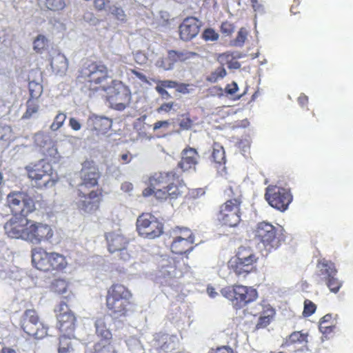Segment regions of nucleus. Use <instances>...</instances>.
Returning a JSON list of instances; mask_svg holds the SVG:
<instances>
[{"mask_svg": "<svg viewBox=\"0 0 353 353\" xmlns=\"http://www.w3.org/2000/svg\"><path fill=\"white\" fill-rule=\"evenodd\" d=\"M308 334L303 332H294L285 339L284 345H306L308 343Z\"/></svg>", "mask_w": 353, "mask_h": 353, "instance_id": "c85d7f7f", "label": "nucleus"}, {"mask_svg": "<svg viewBox=\"0 0 353 353\" xmlns=\"http://www.w3.org/2000/svg\"><path fill=\"white\" fill-rule=\"evenodd\" d=\"M178 237H179L180 241H184V239H188V241H194V234L188 228L179 227Z\"/></svg>", "mask_w": 353, "mask_h": 353, "instance_id": "49530a36", "label": "nucleus"}, {"mask_svg": "<svg viewBox=\"0 0 353 353\" xmlns=\"http://www.w3.org/2000/svg\"><path fill=\"white\" fill-rule=\"evenodd\" d=\"M106 239L108 250L111 253L125 249L128 244V239L122 234L117 232L109 233L106 236Z\"/></svg>", "mask_w": 353, "mask_h": 353, "instance_id": "b1692460", "label": "nucleus"}, {"mask_svg": "<svg viewBox=\"0 0 353 353\" xmlns=\"http://www.w3.org/2000/svg\"><path fill=\"white\" fill-rule=\"evenodd\" d=\"M108 11L117 21L121 23H125L127 21V14L121 6H119L117 4L108 6Z\"/></svg>", "mask_w": 353, "mask_h": 353, "instance_id": "473e14b6", "label": "nucleus"}, {"mask_svg": "<svg viewBox=\"0 0 353 353\" xmlns=\"http://www.w3.org/2000/svg\"><path fill=\"white\" fill-rule=\"evenodd\" d=\"M103 90L107 92L109 101L119 110H124L130 101V92L121 81L113 80L110 86H103Z\"/></svg>", "mask_w": 353, "mask_h": 353, "instance_id": "1a4fd4ad", "label": "nucleus"}, {"mask_svg": "<svg viewBox=\"0 0 353 353\" xmlns=\"http://www.w3.org/2000/svg\"><path fill=\"white\" fill-rule=\"evenodd\" d=\"M212 161L215 164H225L226 161L225 149L221 143L214 142L212 143V151L211 154Z\"/></svg>", "mask_w": 353, "mask_h": 353, "instance_id": "c756f323", "label": "nucleus"}, {"mask_svg": "<svg viewBox=\"0 0 353 353\" xmlns=\"http://www.w3.org/2000/svg\"><path fill=\"white\" fill-rule=\"evenodd\" d=\"M145 196L154 194V196L159 200L166 199L168 196L165 190V187L162 188H159V186H156V189L152 187H150L148 190H145L143 192Z\"/></svg>", "mask_w": 353, "mask_h": 353, "instance_id": "58836bf2", "label": "nucleus"}, {"mask_svg": "<svg viewBox=\"0 0 353 353\" xmlns=\"http://www.w3.org/2000/svg\"><path fill=\"white\" fill-rule=\"evenodd\" d=\"M316 309V305L313 303L312 301L305 300L303 303V316H310L314 313Z\"/></svg>", "mask_w": 353, "mask_h": 353, "instance_id": "de8ad7c7", "label": "nucleus"}, {"mask_svg": "<svg viewBox=\"0 0 353 353\" xmlns=\"http://www.w3.org/2000/svg\"><path fill=\"white\" fill-rule=\"evenodd\" d=\"M175 181V173L174 172L155 173L150 178V187L156 189V186H161Z\"/></svg>", "mask_w": 353, "mask_h": 353, "instance_id": "bb28decb", "label": "nucleus"}, {"mask_svg": "<svg viewBox=\"0 0 353 353\" xmlns=\"http://www.w3.org/2000/svg\"><path fill=\"white\" fill-rule=\"evenodd\" d=\"M261 312L263 313L264 316H266L270 322H272L276 314L274 309L269 304L263 305L262 311Z\"/></svg>", "mask_w": 353, "mask_h": 353, "instance_id": "603ef678", "label": "nucleus"}, {"mask_svg": "<svg viewBox=\"0 0 353 353\" xmlns=\"http://www.w3.org/2000/svg\"><path fill=\"white\" fill-rule=\"evenodd\" d=\"M66 119V114L64 113H59L54 118L53 123L50 125L52 131L59 130L64 123Z\"/></svg>", "mask_w": 353, "mask_h": 353, "instance_id": "a18cd8bd", "label": "nucleus"}, {"mask_svg": "<svg viewBox=\"0 0 353 353\" xmlns=\"http://www.w3.org/2000/svg\"><path fill=\"white\" fill-rule=\"evenodd\" d=\"M111 322V317L107 315H101L97 318L94 326L96 334L102 337L103 340H109L112 337L109 325Z\"/></svg>", "mask_w": 353, "mask_h": 353, "instance_id": "393cba45", "label": "nucleus"}, {"mask_svg": "<svg viewBox=\"0 0 353 353\" xmlns=\"http://www.w3.org/2000/svg\"><path fill=\"white\" fill-rule=\"evenodd\" d=\"M41 2H43L46 6L47 8L50 10H62L65 6V3L64 0H39Z\"/></svg>", "mask_w": 353, "mask_h": 353, "instance_id": "79ce46f5", "label": "nucleus"}, {"mask_svg": "<svg viewBox=\"0 0 353 353\" xmlns=\"http://www.w3.org/2000/svg\"><path fill=\"white\" fill-rule=\"evenodd\" d=\"M50 270H63L67 265V261L65 257L58 253L51 252L50 259Z\"/></svg>", "mask_w": 353, "mask_h": 353, "instance_id": "7c9ffc66", "label": "nucleus"}, {"mask_svg": "<svg viewBox=\"0 0 353 353\" xmlns=\"http://www.w3.org/2000/svg\"><path fill=\"white\" fill-rule=\"evenodd\" d=\"M214 353H234L232 348L229 347H219L214 350Z\"/></svg>", "mask_w": 353, "mask_h": 353, "instance_id": "680f3d73", "label": "nucleus"}, {"mask_svg": "<svg viewBox=\"0 0 353 353\" xmlns=\"http://www.w3.org/2000/svg\"><path fill=\"white\" fill-rule=\"evenodd\" d=\"M194 241H180L178 237V256H181L182 259L184 257H188L187 254L191 252L194 248Z\"/></svg>", "mask_w": 353, "mask_h": 353, "instance_id": "2f4dec72", "label": "nucleus"}, {"mask_svg": "<svg viewBox=\"0 0 353 353\" xmlns=\"http://www.w3.org/2000/svg\"><path fill=\"white\" fill-rule=\"evenodd\" d=\"M94 353H117L108 340H103L94 346Z\"/></svg>", "mask_w": 353, "mask_h": 353, "instance_id": "c9c22d12", "label": "nucleus"}, {"mask_svg": "<svg viewBox=\"0 0 353 353\" xmlns=\"http://www.w3.org/2000/svg\"><path fill=\"white\" fill-rule=\"evenodd\" d=\"M179 125L181 130H189L193 125V121L187 115H181L179 120Z\"/></svg>", "mask_w": 353, "mask_h": 353, "instance_id": "8fccbe9b", "label": "nucleus"}, {"mask_svg": "<svg viewBox=\"0 0 353 353\" xmlns=\"http://www.w3.org/2000/svg\"><path fill=\"white\" fill-rule=\"evenodd\" d=\"M84 19L86 21L90 22L92 25H96L98 23V19H96L92 14L88 13L84 16Z\"/></svg>", "mask_w": 353, "mask_h": 353, "instance_id": "69168bd1", "label": "nucleus"}, {"mask_svg": "<svg viewBox=\"0 0 353 353\" xmlns=\"http://www.w3.org/2000/svg\"><path fill=\"white\" fill-rule=\"evenodd\" d=\"M58 311L59 314H57V316L61 333L73 336L77 321L74 314L64 303H61L59 305Z\"/></svg>", "mask_w": 353, "mask_h": 353, "instance_id": "4468645a", "label": "nucleus"}, {"mask_svg": "<svg viewBox=\"0 0 353 353\" xmlns=\"http://www.w3.org/2000/svg\"><path fill=\"white\" fill-rule=\"evenodd\" d=\"M227 75V72L224 66L221 65L216 68L212 72L210 73L207 77V80L211 83H216L219 79H223Z\"/></svg>", "mask_w": 353, "mask_h": 353, "instance_id": "ea45409f", "label": "nucleus"}, {"mask_svg": "<svg viewBox=\"0 0 353 353\" xmlns=\"http://www.w3.org/2000/svg\"><path fill=\"white\" fill-rule=\"evenodd\" d=\"M26 104L27 109L22 117L23 119H30L32 117L34 114L37 113L39 108L38 103L35 100L29 99Z\"/></svg>", "mask_w": 353, "mask_h": 353, "instance_id": "a19ab883", "label": "nucleus"}, {"mask_svg": "<svg viewBox=\"0 0 353 353\" xmlns=\"http://www.w3.org/2000/svg\"><path fill=\"white\" fill-rule=\"evenodd\" d=\"M235 30L234 23L228 21L223 22L221 26V32L225 35H231Z\"/></svg>", "mask_w": 353, "mask_h": 353, "instance_id": "3c124183", "label": "nucleus"}, {"mask_svg": "<svg viewBox=\"0 0 353 353\" xmlns=\"http://www.w3.org/2000/svg\"><path fill=\"white\" fill-rule=\"evenodd\" d=\"M82 183L79 185L80 189L93 187L97 184L99 172L95 166L91 165L90 162H85L81 169Z\"/></svg>", "mask_w": 353, "mask_h": 353, "instance_id": "6ab92c4d", "label": "nucleus"}, {"mask_svg": "<svg viewBox=\"0 0 353 353\" xmlns=\"http://www.w3.org/2000/svg\"><path fill=\"white\" fill-rule=\"evenodd\" d=\"M137 229L140 236L153 239L163 232V226L157 219L149 213H143L137 220Z\"/></svg>", "mask_w": 353, "mask_h": 353, "instance_id": "9d476101", "label": "nucleus"}, {"mask_svg": "<svg viewBox=\"0 0 353 353\" xmlns=\"http://www.w3.org/2000/svg\"><path fill=\"white\" fill-rule=\"evenodd\" d=\"M336 327V325H324V323L319 324V330L323 334H328L332 333Z\"/></svg>", "mask_w": 353, "mask_h": 353, "instance_id": "4d7b16f0", "label": "nucleus"}, {"mask_svg": "<svg viewBox=\"0 0 353 353\" xmlns=\"http://www.w3.org/2000/svg\"><path fill=\"white\" fill-rule=\"evenodd\" d=\"M338 270L335 263L323 259L317 262V270L315 274V280L317 284H326L331 292H338L341 288L343 283L340 281L336 274Z\"/></svg>", "mask_w": 353, "mask_h": 353, "instance_id": "39448f33", "label": "nucleus"}, {"mask_svg": "<svg viewBox=\"0 0 353 353\" xmlns=\"http://www.w3.org/2000/svg\"><path fill=\"white\" fill-rule=\"evenodd\" d=\"M169 123L167 121H157L154 125V130H157L161 128H167L168 126Z\"/></svg>", "mask_w": 353, "mask_h": 353, "instance_id": "338daca9", "label": "nucleus"}, {"mask_svg": "<svg viewBox=\"0 0 353 353\" xmlns=\"http://www.w3.org/2000/svg\"><path fill=\"white\" fill-rule=\"evenodd\" d=\"M199 158V154L196 149L191 147L186 148L181 152V160L179 163V167L183 171L189 170L196 166Z\"/></svg>", "mask_w": 353, "mask_h": 353, "instance_id": "4be33fe9", "label": "nucleus"}, {"mask_svg": "<svg viewBox=\"0 0 353 353\" xmlns=\"http://www.w3.org/2000/svg\"><path fill=\"white\" fill-rule=\"evenodd\" d=\"M110 1H108L107 2L105 1V0H95L94 2L95 8L98 10H103L108 9V6H110L109 4Z\"/></svg>", "mask_w": 353, "mask_h": 353, "instance_id": "13d9d810", "label": "nucleus"}, {"mask_svg": "<svg viewBox=\"0 0 353 353\" xmlns=\"http://www.w3.org/2000/svg\"><path fill=\"white\" fill-rule=\"evenodd\" d=\"M77 205L78 208L85 212L92 213L97 210L99 204V196L95 191L86 193L84 189L78 190Z\"/></svg>", "mask_w": 353, "mask_h": 353, "instance_id": "f3484780", "label": "nucleus"}, {"mask_svg": "<svg viewBox=\"0 0 353 353\" xmlns=\"http://www.w3.org/2000/svg\"><path fill=\"white\" fill-rule=\"evenodd\" d=\"M283 228L276 227L269 221H262L258 223L254 230V239L261 242L268 252L278 249L285 241Z\"/></svg>", "mask_w": 353, "mask_h": 353, "instance_id": "f03ea898", "label": "nucleus"}, {"mask_svg": "<svg viewBox=\"0 0 353 353\" xmlns=\"http://www.w3.org/2000/svg\"><path fill=\"white\" fill-rule=\"evenodd\" d=\"M201 26V23L198 19L188 17L179 27L180 37L184 41L191 40L199 33Z\"/></svg>", "mask_w": 353, "mask_h": 353, "instance_id": "a211bd4d", "label": "nucleus"}, {"mask_svg": "<svg viewBox=\"0 0 353 353\" xmlns=\"http://www.w3.org/2000/svg\"><path fill=\"white\" fill-rule=\"evenodd\" d=\"M176 61V52L174 50L168 52V57L163 59L159 65L164 70H171L174 68Z\"/></svg>", "mask_w": 353, "mask_h": 353, "instance_id": "f704fd0d", "label": "nucleus"}, {"mask_svg": "<svg viewBox=\"0 0 353 353\" xmlns=\"http://www.w3.org/2000/svg\"><path fill=\"white\" fill-rule=\"evenodd\" d=\"M29 91L30 95V99L37 100L43 92V86L39 82L30 81L29 83Z\"/></svg>", "mask_w": 353, "mask_h": 353, "instance_id": "72a5a7b5", "label": "nucleus"}, {"mask_svg": "<svg viewBox=\"0 0 353 353\" xmlns=\"http://www.w3.org/2000/svg\"><path fill=\"white\" fill-rule=\"evenodd\" d=\"M259 256L250 247L239 248L234 256L228 262V268L238 277H246L250 273L256 272Z\"/></svg>", "mask_w": 353, "mask_h": 353, "instance_id": "f257e3e1", "label": "nucleus"}, {"mask_svg": "<svg viewBox=\"0 0 353 353\" xmlns=\"http://www.w3.org/2000/svg\"><path fill=\"white\" fill-rule=\"evenodd\" d=\"M156 90L165 99H167L170 96L165 89L161 85H157Z\"/></svg>", "mask_w": 353, "mask_h": 353, "instance_id": "0e129e2a", "label": "nucleus"}, {"mask_svg": "<svg viewBox=\"0 0 353 353\" xmlns=\"http://www.w3.org/2000/svg\"><path fill=\"white\" fill-rule=\"evenodd\" d=\"M239 90V86L236 82H232V83H229L226 88L225 91L228 94H234L237 92Z\"/></svg>", "mask_w": 353, "mask_h": 353, "instance_id": "bf43d9fd", "label": "nucleus"}, {"mask_svg": "<svg viewBox=\"0 0 353 353\" xmlns=\"http://www.w3.org/2000/svg\"><path fill=\"white\" fill-rule=\"evenodd\" d=\"M308 101V97L306 95H304V94H301V96H299L298 98V103L300 104L301 107L307 105Z\"/></svg>", "mask_w": 353, "mask_h": 353, "instance_id": "e2e57ef3", "label": "nucleus"}, {"mask_svg": "<svg viewBox=\"0 0 353 353\" xmlns=\"http://www.w3.org/2000/svg\"><path fill=\"white\" fill-rule=\"evenodd\" d=\"M197 56H199V54L194 53V52L181 51L178 52V59L181 61H185V60L188 59L197 57Z\"/></svg>", "mask_w": 353, "mask_h": 353, "instance_id": "5fc2aeb1", "label": "nucleus"}, {"mask_svg": "<svg viewBox=\"0 0 353 353\" xmlns=\"http://www.w3.org/2000/svg\"><path fill=\"white\" fill-rule=\"evenodd\" d=\"M6 203L14 216L27 217L36 210L33 199L25 192H11L7 195Z\"/></svg>", "mask_w": 353, "mask_h": 353, "instance_id": "423d86ee", "label": "nucleus"}, {"mask_svg": "<svg viewBox=\"0 0 353 353\" xmlns=\"http://www.w3.org/2000/svg\"><path fill=\"white\" fill-rule=\"evenodd\" d=\"M270 319L267 318L266 316H264L263 313L261 312V316H259L257 323L256 325V329H263V327H265L270 323Z\"/></svg>", "mask_w": 353, "mask_h": 353, "instance_id": "6e6d98bb", "label": "nucleus"}, {"mask_svg": "<svg viewBox=\"0 0 353 353\" xmlns=\"http://www.w3.org/2000/svg\"><path fill=\"white\" fill-rule=\"evenodd\" d=\"M174 181H172L168 183L166 186H165V190L170 199H175L176 197L175 195L176 193V185H175Z\"/></svg>", "mask_w": 353, "mask_h": 353, "instance_id": "864d4df0", "label": "nucleus"}, {"mask_svg": "<svg viewBox=\"0 0 353 353\" xmlns=\"http://www.w3.org/2000/svg\"><path fill=\"white\" fill-rule=\"evenodd\" d=\"M112 121L107 117L97 115L90 116L87 120L88 129L92 131L105 132L110 128Z\"/></svg>", "mask_w": 353, "mask_h": 353, "instance_id": "5701e85b", "label": "nucleus"}, {"mask_svg": "<svg viewBox=\"0 0 353 353\" xmlns=\"http://www.w3.org/2000/svg\"><path fill=\"white\" fill-rule=\"evenodd\" d=\"M28 170V175L30 179L35 181H43V185L45 186L52 185L54 184V181H50L52 167L50 164H45L42 161L38 165L34 166L28 165L26 167Z\"/></svg>", "mask_w": 353, "mask_h": 353, "instance_id": "dca6fc26", "label": "nucleus"}, {"mask_svg": "<svg viewBox=\"0 0 353 353\" xmlns=\"http://www.w3.org/2000/svg\"><path fill=\"white\" fill-rule=\"evenodd\" d=\"M47 44L48 40L46 37L39 34L34 41L33 48L34 50H36L37 52H39L46 47Z\"/></svg>", "mask_w": 353, "mask_h": 353, "instance_id": "c03bdc74", "label": "nucleus"}, {"mask_svg": "<svg viewBox=\"0 0 353 353\" xmlns=\"http://www.w3.org/2000/svg\"><path fill=\"white\" fill-rule=\"evenodd\" d=\"M79 343L73 336H69L67 334H61L59 339V353H72L74 347Z\"/></svg>", "mask_w": 353, "mask_h": 353, "instance_id": "a878e982", "label": "nucleus"}, {"mask_svg": "<svg viewBox=\"0 0 353 353\" xmlns=\"http://www.w3.org/2000/svg\"><path fill=\"white\" fill-rule=\"evenodd\" d=\"M69 125L71 128L75 131H78L81 128V124L80 122L75 118L71 117L69 120Z\"/></svg>", "mask_w": 353, "mask_h": 353, "instance_id": "052dcab7", "label": "nucleus"}, {"mask_svg": "<svg viewBox=\"0 0 353 353\" xmlns=\"http://www.w3.org/2000/svg\"><path fill=\"white\" fill-rule=\"evenodd\" d=\"M51 252H47L41 248H36L32 250V262L38 270L50 271V259Z\"/></svg>", "mask_w": 353, "mask_h": 353, "instance_id": "aec40b11", "label": "nucleus"}, {"mask_svg": "<svg viewBox=\"0 0 353 353\" xmlns=\"http://www.w3.org/2000/svg\"><path fill=\"white\" fill-rule=\"evenodd\" d=\"M221 294L229 299L233 307L236 310L242 309L250 303L255 301L259 296L256 288L241 284H234L223 288Z\"/></svg>", "mask_w": 353, "mask_h": 353, "instance_id": "20e7f679", "label": "nucleus"}, {"mask_svg": "<svg viewBox=\"0 0 353 353\" xmlns=\"http://www.w3.org/2000/svg\"><path fill=\"white\" fill-rule=\"evenodd\" d=\"M228 202L237 208L238 210H242V205L244 202V196L239 185L233 183L227 188L224 192Z\"/></svg>", "mask_w": 353, "mask_h": 353, "instance_id": "412c9836", "label": "nucleus"}, {"mask_svg": "<svg viewBox=\"0 0 353 353\" xmlns=\"http://www.w3.org/2000/svg\"><path fill=\"white\" fill-rule=\"evenodd\" d=\"M108 77L107 67L100 63L86 61L79 70V79H82L90 83L99 84Z\"/></svg>", "mask_w": 353, "mask_h": 353, "instance_id": "6e6552de", "label": "nucleus"}, {"mask_svg": "<svg viewBox=\"0 0 353 353\" xmlns=\"http://www.w3.org/2000/svg\"><path fill=\"white\" fill-rule=\"evenodd\" d=\"M264 196L269 205L282 212L288 210L293 200V195L290 189L278 185L267 186Z\"/></svg>", "mask_w": 353, "mask_h": 353, "instance_id": "0eeeda50", "label": "nucleus"}, {"mask_svg": "<svg viewBox=\"0 0 353 353\" xmlns=\"http://www.w3.org/2000/svg\"><path fill=\"white\" fill-rule=\"evenodd\" d=\"M53 235L51 228L41 223H31L27 225L23 240L32 244H39L50 239Z\"/></svg>", "mask_w": 353, "mask_h": 353, "instance_id": "ddd939ff", "label": "nucleus"}, {"mask_svg": "<svg viewBox=\"0 0 353 353\" xmlns=\"http://www.w3.org/2000/svg\"><path fill=\"white\" fill-rule=\"evenodd\" d=\"M50 65L54 72L60 74L65 73L68 68L67 59L62 54H57L52 57L50 61Z\"/></svg>", "mask_w": 353, "mask_h": 353, "instance_id": "cd10ccee", "label": "nucleus"}, {"mask_svg": "<svg viewBox=\"0 0 353 353\" xmlns=\"http://www.w3.org/2000/svg\"><path fill=\"white\" fill-rule=\"evenodd\" d=\"M21 327L29 336L36 339H42L47 334V330L39 321L37 312L34 310H27L21 320Z\"/></svg>", "mask_w": 353, "mask_h": 353, "instance_id": "f8f14e48", "label": "nucleus"}, {"mask_svg": "<svg viewBox=\"0 0 353 353\" xmlns=\"http://www.w3.org/2000/svg\"><path fill=\"white\" fill-rule=\"evenodd\" d=\"M30 223L27 217L13 215L4 225L5 232L10 238L23 240L26 227Z\"/></svg>", "mask_w": 353, "mask_h": 353, "instance_id": "2eb2a0df", "label": "nucleus"}, {"mask_svg": "<svg viewBox=\"0 0 353 353\" xmlns=\"http://www.w3.org/2000/svg\"><path fill=\"white\" fill-rule=\"evenodd\" d=\"M202 37L205 41H216L219 39V34L212 28H208L203 31Z\"/></svg>", "mask_w": 353, "mask_h": 353, "instance_id": "09e8293b", "label": "nucleus"}, {"mask_svg": "<svg viewBox=\"0 0 353 353\" xmlns=\"http://www.w3.org/2000/svg\"><path fill=\"white\" fill-rule=\"evenodd\" d=\"M248 31L245 27H241L236 34V38L231 41V44L234 47H242L248 38Z\"/></svg>", "mask_w": 353, "mask_h": 353, "instance_id": "e433bc0d", "label": "nucleus"}, {"mask_svg": "<svg viewBox=\"0 0 353 353\" xmlns=\"http://www.w3.org/2000/svg\"><path fill=\"white\" fill-rule=\"evenodd\" d=\"M131 293L125 286L119 284L113 285L108 290L107 296V307L112 311L114 318L126 316L132 308L129 301Z\"/></svg>", "mask_w": 353, "mask_h": 353, "instance_id": "7ed1b4c3", "label": "nucleus"}, {"mask_svg": "<svg viewBox=\"0 0 353 353\" xmlns=\"http://www.w3.org/2000/svg\"><path fill=\"white\" fill-rule=\"evenodd\" d=\"M216 220L219 224L225 227H236L242 221V210L231 205L227 200L219 206L215 213Z\"/></svg>", "mask_w": 353, "mask_h": 353, "instance_id": "9b49d317", "label": "nucleus"}, {"mask_svg": "<svg viewBox=\"0 0 353 353\" xmlns=\"http://www.w3.org/2000/svg\"><path fill=\"white\" fill-rule=\"evenodd\" d=\"M160 85L164 88H174L176 85V82L172 81H163L161 82Z\"/></svg>", "mask_w": 353, "mask_h": 353, "instance_id": "774afa93", "label": "nucleus"}, {"mask_svg": "<svg viewBox=\"0 0 353 353\" xmlns=\"http://www.w3.org/2000/svg\"><path fill=\"white\" fill-rule=\"evenodd\" d=\"M68 288V284L63 279H57L52 283V290L58 294H64Z\"/></svg>", "mask_w": 353, "mask_h": 353, "instance_id": "37998d69", "label": "nucleus"}, {"mask_svg": "<svg viewBox=\"0 0 353 353\" xmlns=\"http://www.w3.org/2000/svg\"><path fill=\"white\" fill-rule=\"evenodd\" d=\"M185 193V200L188 203L191 200L196 199V189H192L190 190L185 185H182L181 183L179 184V192L178 196H182V194Z\"/></svg>", "mask_w": 353, "mask_h": 353, "instance_id": "4c0bfd02", "label": "nucleus"}]
</instances>
